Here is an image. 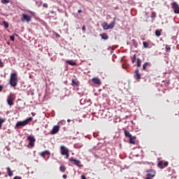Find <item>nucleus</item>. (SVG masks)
<instances>
[{"label":"nucleus","instance_id":"5","mask_svg":"<svg viewBox=\"0 0 179 179\" xmlns=\"http://www.w3.org/2000/svg\"><path fill=\"white\" fill-rule=\"evenodd\" d=\"M60 150H61L62 155L66 156V158L69 157V150L67 148L62 145V146H61Z\"/></svg>","mask_w":179,"mask_h":179},{"label":"nucleus","instance_id":"27","mask_svg":"<svg viewBox=\"0 0 179 179\" xmlns=\"http://www.w3.org/2000/svg\"><path fill=\"white\" fill-rule=\"evenodd\" d=\"M136 55H134L132 57H131V62L135 63L136 62Z\"/></svg>","mask_w":179,"mask_h":179},{"label":"nucleus","instance_id":"35","mask_svg":"<svg viewBox=\"0 0 179 179\" xmlns=\"http://www.w3.org/2000/svg\"><path fill=\"white\" fill-rule=\"evenodd\" d=\"M13 179H22V178L20 176H15Z\"/></svg>","mask_w":179,"mask_h":179},{"label":"nucleus","instance_id":"13","mask_svg":"<svg viewBox=\"0 0 179 179\" xmlns=\"http://www.w3.org/2000/svg\"><path fill=\"white\" fill-rule=\"evenodd\" d=\"M135 79L139 80L141 79V74L139 73V69H137L135 70Z\"/></svg>","mask_w":179,"mask_h":179},{"label":"nucleus","instance_id":"25","mask_svg":"<svg viewBox=\"0 0 179 179\" xmlns=\"http://www.w3.org/2000/svg\"><path fill=\"white\" fill-rule=\"evenodd\" d=\"M141 63H142L141 60L140 59H137V66L141 67Z\"/></svg>","mask_w":179,"mask_h":179},{"label":"nucleus","instance_id":"31","mask_svg":"<svg viewBox=\"0 0 179 179\" xmlns=\"http://www.w3.org/2000/svg\"><path fill=\"white\" fill-rule=\"evenodd\" d=\"M4 66V64L0 60V68H2Z\"/></svg>","mask_w":179,"mask_h":179},{"label":"nucleus","instance_id":"19","mask_svg":"<svg viewBox=\"0 0 179 179\" xmlns=\"http://www.w3.org/2000/svg\"><path fill=\"white\" fill-rule=\"evenodd\" d=\"M101 37H102V39L103 40L108 39V35L106 33H103L102 34H101Z\"/></svg>","mask_w":179,"mask_h":179},{"label":"nucleus","instance_id":"21","mask_svg":"<svg viewBox=\"0 0 179 179\" xmlns=\"http://www.w3.org/2000/svg\"><path fill=\"white\" fill-rule=\"evenodd\" d=\"M67 64H69V65H71V66L76 65V63L72 60H68Z\"/></svg>","mask_w":179,"mask_h":179},{"label":"nucleus","instance_id":"6","mask_svg":"<svg viewBox=\"0 0 179 179\" xmlns=\"http://www.w3.org/2000/svg\"><path fill=\"white\" fill-rule=\"evenodd\" d=\"M15 99V96L13 94H9L8 96H7V104L8 106H12L13 105V101Z\"/></svg>","mask_w":179,"mask_h":179},{"label":"nucleus","instance_id":"36","mask_svg":"<svg viewBox=\"0 0 179 179\" xmlns=\"http://www.w3.org/2000/svg\"><path fill=\"white\" fill-rule=\"evenodd\" d=\"M48 7V4H47V3H44V4H43V8H47Z\"/></svg>","mask_w":179,"mask_h":179},{"label":"nucleus","instance_id":"44","mask_svg":"<svg viewBox=\"0 0 179 179\" xmlns=\"http://www.w3.org/2000/svg\"><path fill=\"white\" fill-rule=\"evenodd\" d=\"M2 126H0V129L1 128Z\"/></svg>","mask_w":179,"mask_h":179},{"label":"nucleus","instance_id":"43","mask_svg":"<svg viewBox=\"0 0 179 179\" xmlns=\"http://www.w3.org/2000/svg\"><path fill=\"white\" fill-rule=\"evenodd\" d=\"M2 1H8V0H2Z\"/></svg>","mask_w":179,"mask_h":179},{"label":"nucleus","instance_id":"10","mask_svg":"<svg viewBox=\"0 0 179 179\" xmlns=\"http://www.w3.org/2000/svg\"><path fill=\"white\" fill-rule=\"evenodd\" d=\"M27 140L29 141V146H30L31 148H34V143L36 141L35 138L32 136H28Z\"/></svg>","mask_w":179,"mask_h":179},{"label":"nucleus","instance_id":"14","mask_svg":"<svg viewBox=\"0 0 179 179\" xmlns=\"http://www.w3.org/2000/svg\"><path fill=\"white\" fill-rule=\"evenodd\" d=\"M151 64L148 62H145L144 64H143V71H146V69L148 67H150Z\"/></svg>","mask_w":179,"mask_h":179},{"label":"nucleus","instance_id":"4","mask_svg":"<svg viewBox=\"0 0 179 179\" xmlns=\"http://www.w3.org/2000/svg\"><path fill=\"white\" fill-rule=\"evenodd\" d=\"M115 25V22H112L111 23H110V24H107V22H103L102 24L103 30L112 29Z\"/></svg>","mask_w":179,"mask_h":179},{"label":"nucleus","instance_id":"38","mask_svg":"<svg viewBox=\"0 0 179 179\" xmlns=\"http://www.w3.org/2000/svg\"><path fill=\"white\" fill-rule=\"evenodd\" d=\"M85 30H86V29H85V25H83V31H85Z\"/></svg>","mask_w":179,"mask_h":179},{"label":"nucleus","instance_id":"9","mask_svg":"<svg viewBox=\"0 0 179 179\" xmlns=\"http://www.w3.org/2000/svg\"><path fill=\"white\" fill-rule=\"evenodd\" d=\"M69 162H74L73 164L77 167H83V165L81 164L80 161H79L78 159H76L71 157L69 159Z\"/></svg>","mask_w":179,"mask_h":179},{"label":"nucleus","instance_id":"1","mask_svg":"<svg viewBox=\"0 0 179 179\" xmlns=\"http://www.w3.org/2000/svg\"><path fill=\"white\" fill-rule=\"evenodd\" d=\"M9 84L13 87H15L17 85V73H11L10 79L9 80Z\"/></svg>","mask_w":179,"mask_h":179},{"label":"nucleus","instance_id":"11","mask_svg":"<svg viewBox=\"0 0 179 179\" xmlns=\"http://www.w3.org/2000/svg\"><path fill=\"white\" fill-rule=\"evenodd\" d=\"M22 22H31V16L27 14H22V18H20Z\"/></svg>","mask_w":179,"mask_h":179},{"label":"nucleus","instance_id":"41","mask_svg":"<svg viewBox=\"0 0 179 179\" xmlns=\"http://www.w3.org/2000/svg\"><path fill=\"white\" fill-rule=\"evenodd\" d=\"M67 122H71V120L68 119V120H67Z\"/></svg>","mask_w":179,"mask_h":179},{"label":"nucleus","instance_id":"42","mask_svg":"<svg viewBox=\"0 0 179 179\" xmlns=\"http://www.w3.org/2000/svg\"><path fill=\"white\" fill-rule=\"evenodd\" d=\"M31 114H32V116H35V113H32Z\"/></svg>","mask_w":179,"mask_h":179},{"label":"nucleus","instance_id":"32","mask_svg":"<svg viewBox=\"0 0 179 179\" xmlns=\"http://www.w3.org/2000/svg\"><path fill=\"white\" fill-rule=\"evenodd\" d=\"M10 41H15V36H10Z\"/></svg>","mask_w":179,"mask_h":179},{"label":"nucleus","instance_id":"18","mask_svg":"<svg viewBox=\"0 0 179 179\" xmlns=\"http://www.w3.org/2000/svg\"><path fill=\"white\" fill-rule=\"evenodd\" d=\"M6 170H7V174H8V176L12 177L13 176V173L12 170L10 169V168L7 167Z\"/></svg>","mask_w":179,"mask_h":179},{"label":"nucleus","instance_id":"37","mask_svg":"<svg viewBox=\"0 0 179 179\" xmlns=\"http://www.w3.org/2000/svg\"><path fill=\"white\" fill-rule=\"evenodd\" d=\"M81 179H87V178H85V175L81 176Z\"/></svg>","mask_w":179,"mask_h":179},{"label":"nucleus","instance_id":"22","mask_svg":"<svg viewBox=\"0 0 179 179\" xmlns=\"http://www.w3.org/2000/svg\"><path fill=\"white\" fill-rule=\"evenodd\" d=\"M161 35H162L161 31H159V29H156L155 36L157 37H159L161 36Z\"/></svg>","mask_w":179,"mask_h":179},{"label":"nucleus","instance_id":"8","mask_svg":"<svg viewBox=\"0 0 179 179\" xmlns=\"http://www.w3.org/2000/svg\"><path fill=\"white\" fill-rule=\"evenodd\" d=\"M155 171L153 169H150L147 171V178L146 179H152L155 177Z\"/></svg>","mask_w":179,"mask_h":179},{"label":"nucleus","instance_id":"26","mask_svg":"<svg viewBox=\"0 0 179 179\" xmlns=\"http://www.w3.org/2000/svg\"><path fill=\"white\" fill-rule=\"evenodd\" d=\"M143 46H144L145 48H148L149 43L148 42H143Z\"/></svg>","mask_w":179,"mask_h":179},{"label":"nucleus","instance_id":"15","mask_svg":"<svg viewBox=\"0 0 179 179\" xmlns=\"http://www.w3.org/2000/svg\"><path fill=\"white\" fill-rule=\"evenodd\" d=\"M92 83H94V85H101V80L97 78H92Z\"/></svg>","mask_w":179,"mask_h":179},{"label":"nucleus","instance_id":"17","mask_svg":"<svg viewBox=\"0 0 179 179\" xmlns=\"http://www.w3.org/2000/svg\"><path fill=\"white\" fill-rule=\"evenodd\" d=\"M72 86H79V82L78 79L75 78L72 80Z\"/></svg>","mask_w":179,"mask_h":179},{"label":"nucleus","instance_id":"2","mask_svg":"<svg viewBox=\"0 0 179 179\" xmlns=\"http://www.w3.org/2000/svg\"><path fill=\"white\" fill-rule=\"evenodd\" d=\"M124 136H125V137L129 138V142L131 145H135L136 144V137L135 136H132L131 134V133H129V131H128V130H127V129L124 130Z\"/></svg>","mask_w":179,"mask_h":179},{"label":"nucleus","instance_id":"33","mask_svg":"<svg viewBox=\"0 0 179 179\" xmlns=\"http://www.w3.org/2000/svg\"><path fill=\"white\" fill-rule=\"evenodd\" d=\"M1 2L3 4H6V3H9L8 1H2Z\"/></svg>","mask_w":179,"mask_h":179},{"label":"nucleus","instance_id":"24","mask_svg":"<svg viewBox=\"0 0 179 179\" xmlns=\"http://www.w3.org/2000/svg\"><path fill=\"white\" fill-rule=\"evenodd\" d=\"M3 25H4L5 29H8L9 27L8 23L6 22V21H3Z\"/></svg>","mask_w":179,"mask_h":179},{"label":"nucleus","instance_id":"39","mask_svg":"<svg viewBox=\"0 0 179 179\" xmlns=\"http://www.w3.org/2000/svg\"><path fill=\"white\" fill-rule=\"evenodd\" d=\"M63 178H67V176L66 175H63Z\"/></svg>","mask_w":179,"mask_h":179},{"label":"nucleus","instance_id":"34","mask_svg":"<svg viewBox=\"0 0 179 179\" xmlns=\"http://www.w3.org/2000/svg\"><path fill=\"white\" fill-rule=\"evenodd\" d=\"M3 90V87H2L1 85H0V92H1Z\"/></svg>","mask_w":179,"mask_h":179},{"label":"nucleus","instance_id":"23","mask_svg":"<svg viewBox=\"0 0 179 179\" xmlns=\"http://www.w3.org/2000/svg\"><path fill=\"white\" fill-rule=\"evenodd\" d=\"M59 171H61L62 173H64L66 171V167L64 166H59Z\"/></svg>","mask_w":179,"mask_h":179},{"label":"nucleus","instance_id":"20","mask_svg":"<svg viewBox=\"0 0 179 179\" xmlns=\"http://www.w3.org/2000/svg\"><path fill=\"white\" fill-rule=\"evenodd\" d=\"M157 166L159 167V169H163L165 167L163 164V161H160L159 162H158Z\"/></svg>","mask_w":179,"mask_h":179},{"label":"nucleus","instance_id":"28","mask_svg":"<svg viewBox=\"0 0 179 179\" xmlns=\"http://www.w3.org/2000/svg\"><path fill=\"white\" fill-rule=\"evenodd\" d=\"M166 52H169L171 50V47L169 46L168 45H166Z\"/></svg>","mask_w":179,"mask_h":179},{"label":"nucleus","instance_id":"29","mask_svg":"<svg viewBox=\"0 0 179 179\" xmlns=\"http://www.w3.org/2000/svg\"><path fill=\"white\" fill-rule=\"evenodd\" d=\"M5 121L6 120L4 119H0V127H2V124H3Z\"/></svg>","mask_w":179,"mask_h":179},{"label":"nucleus","instance_id":"40","mask_svg":"<svg viewBox=\"0 0 179 179\" xmlns=\"http://www.w3.org/2000/svg\"><path fill=\"white\" fill-rule=\"evenodd\" d=\"M78 13H83V10H78Z\"/></svg>","mask_w":179,"mask_h":179},{"label":"nucleus","instance_id":"12","mask_svg":"<svg viewBox=\"0 0 179 179\" xmlns=\"http://www.w3.org/2000/svg\"><path fill=\"white\" fill-rule=\"evenodd\" d=\"M59 131V126L55 125V127H53L52 131H50V134L55 135L56 134H58Z\"/></svg>","mask_w":179,"mask_h":179},{"label":"nucleus","instance_id":"16","mask_svg":"<svg viewBox=\"0 0 179 179\" xmlns=\"http://www.w3.org/2000/svg\"><path fill=\"white\" fill-rule=\"evenodd\" d=\"M50 155V151L48 150H45L43 152H42L41 154H40V156H41L42 157H45L46 155Z\"/></svg>","mask_w":179,"mask_h":179},{"label":"nucleus","instance_id":"7","mask_svg":"<svg viewBox=\"0 0 179 179\" xmlns=\"http://www.w3.org/2000/svg\"><path fill=\"white\" fill-rule=\"evenodd\" d=\"M172 9L173 10V13L179 15V4L177 2L172 3Z\"/></svg>","mask_w":179,"mask_h":179},{"label":"nucleus","instance_id":"30","mask_svg":"<svg viewBox=\"0 0 179 179\" xmlns=\"http://www.w3.org/2000/svg\"><path fill=\"white\" fill-rule=\"evenodd\" d=\"M163 165H164V167H167L168 165H169V162H163Z\"/></svg>","mask_w":179,"mask_h":179},{"label":"nucleus","instance_id":"3","mask_svg":"<svg viewBox=\"0 0 179 179\" xmlns=\"http://www.w3.org/2000/svg\"><path fill=\"white\" fill-rule=\"evenodd\" d=\"M33 120V117H29L22 122H17V124L15 125L17 127H25L28 124L29 122Z\"/></svg>","mask_w":179,"mask_h":179}]
</instances>
